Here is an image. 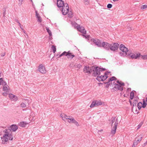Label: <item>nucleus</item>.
I'll list each match as a JSON object with an SVG mask.
<instances>
[{
    "mask_svg": "<svg viewBox=\"0 0 147 147\" xmlns=\"http://www.w3.org/2000/svg\"><path fill=\"white\" fill-rule=\"evenodd\" d=\"M10 129H8L4 130L5 133L3 137L1 138L2 143L5 144L8 140H12L13 139L12 135H11V130L13 131H15L18 129V126L16 125H12L10 127Z\"/></svg>",
    "mask_w": 147,
    "mask_h": 147,
    "instance_id": "nucleus-1",
    "label": "nucleus"
},
{
    "mask_svg": "<svg viewBox=\"0 0 147 147\" xmlns=\"http://www.w3.org/2000/svg\"><path fill=\"white\" fill-rule=\"evenodd\" d=\"M106 70L105 68H101L97 66L96 67H94L93 68L92 71L93 73L92 74V76L95 77H98L101 74L100 72L103 71H105Z\"/></svg>",
    "mask_w": 147,
    "mask_h": 147,
    "instance_id": "nucleus-2",
    "label": "nucleus"
},
{
    "mask_svg": "<svg viewBox=\"0 0 147 147\" xmlns=\"http://www.w3.org/2000/svg\"><path fill=\"white\" fill-rule=\"evenodd\" d=\"M115 117H113L111 118V125L112 126L113 123L114 122V126L113 127L112 129L111 130V132L112 134H114L116 131V130L117 128V126L118 124V118H117L116 119Z\"/></svg>",
    "mask_w": 147,
    "mask_h": 147,
    "instance_id": "nucleus-3",
    "label": "nucleus"
},
{
    "mask_svg": "<svg viewBox=\"0 0 147 147\" xmlns=\"http://www.w3.org/2000/svg\"><path fill=\"white\" fill-rule=\"evenodd\" d=\"M60 116L62 118V119L64 121L68 120V122L69 123H73V122L72 121V119H74L71 116H67L64 113H61L60 114Z\"/></svg>",
    "mask_w": 147,
    "mask_h": 147,
    "instance_id": "nucleus-4",
    "label": "nucleus"
},
{
    "mask_svg": "<svg viewBox=\"0 0 147 147\" xmlns=\"http://www.w3.org/2000/svg\"><path fill=\"white\" fill-rule=\"evenodd\" d=\"M61 11L63 15H65L68 13L69 11V7L67 3H65V5L62 8Z\"/></svg>",
    "mask_w": 147,
    "mask_h": 147,
    "instance_id": "nucleus-5",
    "label": "nucleus"
},
{
    "mask_svg": "<svg viewBox=\"0 0 147 147\" xmlns=\"http://www.w3.org/2000/svg\"><path fill=\"white\" fill-rule=\"evenodd\" d=\"M102 103L100 100H95L92 101V103L90 106V108H92L94 107H97L102 105Z\"/></svg>",
    "mask_w": 147,
    "mask_h": 147,
    "instance_id": "nucleus-6",
    "label": "nucleus"
},
{
    "mask_svg": "<svg viewBox=\"0 0 147 147\" xmlns=\"http://www.w3.org/2000/svg\"><path fill=\"white\" fill-rule=\"evenodd\" d=\"M94 66H92L90 67L89 66H85L83 69V72L84 73H88L90 74L92 71V70Z\"/></svg>",
    "mask_w": 147,
    "mask_h": 147,
    "instance_id": "nucleus-7",
    "label": "nucleus"
},
{
    "mask_svg": "<svg viewBox=\"0 0 147 147\" xmlns=\"http://www.w3.org/2000/svg\"><path fill=\"white\" fill-rule=\"evenodd\" d=\"M119 45L117 43H113L111 44L110 49L112 51H115L117 50L119 47Z\"/></svg>",
    "mask_w": 147,
    "mask_h": 147,
    "instance_id": "nucleus-8",
    "label": "nucleus"
},
{
    "mask_svg": "<svg viewBox=\"0 0 147 147\" xmlns=\"http://www.w3.org/2000/svg\"><path fill=\"white\" fill-rule=\"evenodd\" d=\"M91 40L97 47H101V45H102V43L101 41L100 40H99L98 39H95L93 38L91 39Z\"/></svg>",
    "mask_w": 147,
    "mask_h": 147,
    "instance_id": "nucleus-9",
    "label": "nucleus"
},
{
    "mask_svg": "<svg viewBox=\"0 0 147 147\" xmlns=\"http://www.w3.org/2000/svg\"><path fill=\"white\" fill-rule=\"evenodd\" d=\"M115 86L112 89L114 90L115 91L120 90L122 91L123 90V88L122 86H121L120 85L118 84H117L115 83Z\"/></svg>",
    "mask_w": 147,
    "mask_h": 147,
    "instance_id": "nucleus-10",
    "label": "nucleus"
},
{
    "mask_svg": "<svg viewBox=\"0 0 147 147\" xmlns=\"http://www.w3.org/2000/svg\"><path fill=\"white\" fill-rule=\"evenodd\" d=\"M111 44L107 42H103L102 43L101 47H103L105 49L109 50L110 49Z\"/></svg>",
    "mask_w": 147,
    "mask_h": 147,
    "instance_id": "nucleus-11",
    "label": "nucleus"
},
{
    "mask_svg": "<svg viewBox=\"0 0 147 147\" xmlns=\"http://www.w3.org/2000/svg\"><path fill=\"white\" fill-rule=\"evenodd\" d=\"M38 71L42 74H45L46 72L45 67L42 64H40L38 66Z\"/></svg>",
    "mask_w": 147,
    "mask_h": 147,
    "instance_id": "nucleus-12",
    "label": "nucleus"
},
{
    "mask_svg": "<svg viewBox=\"0 0 147 147\" xmlns=\"http://www.w3.org/2000/svg\"><path fill=\"white\" fill-rule=\"evenodd\" d=\"M108 78V76H106L104 75L103 76L101 75L97 77L96 78V79L98 81V82H100L101 81H104L107 79Z\"/></svg>",
    "mask_w": 147,
    "mask_h": 147,
    "instance_id": "nucleus-13",
    "label": "nucleus"
},
{
    "mask_svg": "<svg viewBox=\"0 0 147 147\" xmlns=\"http://www.w3.org/2000/svg\"><path fill=\"white\" fill-rule=\"evenodd\" d=\"M77 30L81 33L84 34H86V31L83 27H81L80 25H79L77 26Z\"/></svg>",
    "mask_w": 147,
    "mask_h": 147,
    "instance_id": "nucleus-14",
    "label": "nucleus"
},
{
    "mask_svg": "<svg viewBox=\"0 0 147 147\" xmlns=\"http://www.w3.org/2000/svg\"><path fill=\"white\" fill-rule=\"evenodd\" d=\"M65 3L62 0H57V5L58 7H63L65 5Z\"/></svg>",
    "mask_w": 147,
    "mask_h": 147,
    "instance_id": "nucleus-15",
    "label": "nucleus"
},
{
    "mask_svg": "<svg viewBox=\"0 0 147 147\" xmlns=\"http://www.w3.org/2000/svg\"><path fill=\"white\" fill-rule=\"evenodd\" d=\"M73 53H71L70 51L67 52V54L65 55V56H67V58L72 59L75 56L73 54Z\"/></svg>",
    "mask_w": 147,
    "mask_h": 147,
    "instance_id": "nucleus-16",
    "label": "nucleus"
},
{
    "mask_svg": "<svg viewBox=\"0 0 147 147\" xmlns=\"http://www.w3.org/2000/svg\"><path fill=\"white\" fill-rule=\"evenodd\" d=\"M141 56V54L140 53H137L136 54L132 53L130 55V57L132 59H137Z\"/></svg>",
    "mask_w": 147,
    "mask_h": 147,
    "instance_id": "nucleus-17",
    "label": "nucleus"
},
{
    "mask_svg": "<svg viewBox=\"0 0 147 147\" xmlns=\"http://www.w3.org/2000/svg\"><path fill=\"white\" fill-rule=\"evenodd\" d=\"M9 96L10 99L12 100L16 101L18 99V97L16 95H14L12 94H9Z\"/></svg>",
    "mask_w": 147,
    "mask_h": 147,
    "instance_id": "nucleus-18",
    "label": "nucleus"
},
{
    "mask_svg": "<svg viewBox=\"0 0 147 147\" xmlns=\"http://www.w3.org/2000/svg\"><path fill=\"white\" fill-rule=\"evenodd\" d=\"M119 49L122 52L127 51V48L123 44H121L119 46Z\"/></svg>",
    "mask_w": 147,
    "mask_h": 147,
    "instance_id": "nucleus-19",
    "label": "nucleus"
},
{
    "mask_svg": "<svg viewBox=\"0 0 147 147\" xmlns=\"http://www.w3.org/2000/svg\"><path fill=\"white\" fill-rule=\"evenodd\" d=\"M28 123L24 121H22L20 122L19 123V125L21 127H25L26 125Z\"/></svg>",
    "mask_w": 147,
    "mask_h": 147,
    "instance_id": "nucleus-20",
    "label": "nucleus"
},
{
    "mask_svg": "<svg viewBox=\"0 0 147 147\" xmlns=\"http://www.w3.org/2000/svg\"><path fill=\"white\" fill-rule=\"evenodd\" d=\"M74 66L75 67V68L76 69H77V70H78L79 69H80L81 67H82V65L80 64H75Z\"/></svg>",
    "mask_w": 147,
    "mask_h": 147,
    "instance_id": "nucleus-21",
    "label": "nucleus"
},
{
    "mask_svg": "<svg viewBox=\"0 0 147 147\" xmlns=\"http://www.w3.org/2000/svg\"><path fill=\"white\" fill-rule=\"evenodd\" d=\"M119 53L121 56L125 57L127 55V53H126L125 52H119Z\"/></svg>",
    "mask_w": 147,
    "mask_h": 147,
    "instance_id": "nucleus-22",
    "label": "nucleus"
},
{
    "mask_svg": "<svg viewBox=\"0 0 147 147\" xmlns=\"http://www.w3.org/2000/svg\"><path fill=\"white\" fill-rule=\"evenodd\" d=\"M137 139V138H136L134 142V143L132 145V147H135L138 144V142L136 140V139Z\"/></svg>",
    "mask_w": 147,
    "mask_h": 147,
    "instance_id": "nucleus-23",
    "label": "nucleus"
},
{
    "mask_svg": "<svg viewBox=\"0 0 147 147\" xmlns=\"http://www.w3.org/2000/svg\"><path fill=\"white\" fill-rule=\"evenodd\" d=\"M68 16L69 18H71L73 17V13L71 11H69L68 13Z\"/></svg>",
    "mask_w": 147,
    "mask_h": 147,
    "instance_id": "nucleus-24",
    "label": "nucleus"
},
{
    "mask_svg": "<svg viewBox=\"0 0 147 147\" xmlns=\"http://www.w3.org/2000/svg\"><path fill=\"white\" fill-rule=\"evenodd\" d=\"M138 103V101L137 99H134L133 101V107L132 108H133V107H134V106H136V104Z\"/></svg>",
    "mask_w": 147,
    "mask_h": 147,
    "instance_id": "nucleus-25",
    "label": "nucleus"
},
{
    "mask_svg": "<svg viewBox=\"0 0 147 147\" xmlns=\"http://www.w3.org/2000/svg\"><path fill=\"white\" fill-rule=\"evenodd\" d=\"M137 106L139 110L142 107V103L141 102H140L138 103Z\"/></svg>",
    "mask_w": 147,
    "mask_h": 147,
    "instance_id": "nucleus-26",
    "label": "nucleus"
},
{
    "mask_svg": "<svg viewBox=\"0 0 147 147\" xmlns=\"http://www.w3.org/2000/svg\"><path fill=\"white\" fill-rule=\"evenodd\" d=\"M9 87V86L7 85L3 86V91L6 92H8V88Z\"/></svg>",
    "mask_w": 147,
    "mask_h": 147,
    "instance_id": "nucleus-27",
    "label": "nucleus"
},
{
    "mask_svg": "<svg viewBox=\"0 0 147 147\" xmlns=\"http://www.w3.org/2000/svg\"><path fill=\"white\" fill-rule=\"evenodd\" d=\"M127 51H125L126 53H127L126 56H130V55L132 54L131 51L130 50H128L127 48Z\"/></svg>",
    "mask_w": 147,
    "mask_h": 147,
    "instance_id": "nucleus-28",
    "label": "nucleus"
},
{
    "mask_svg": "<svg viewBox=\"0 0 147 147\" xmlns=\"http://www.w3.org/2000/svg\"><path fill=\"white\" fill-rule=\"evenodd\" d=\"M51 48L53 50V53H55L56 50V46L55 45H53L52 46Z\"/></svg>",
    "mask_w": 147,
    "mask_h": 147,
    "instance_id": "nucleus-29",
    "label": "nucleus"
},
{
    "mask_svg": "<svg viewBox=\"0 0 147 147\" xmlns=\"http://www.w3.org/2000/svg\"><path fill=\"white\" fill-rule=\"evenodd\" d=\"M47 32L49 33V36H51L52 35V33L51 31V30L49 29V28L48 27H46V28Z\"/></svg>",
    "mask_w": 147,
    "mask_h": 147,
    "instance_id": "nucleus-30",
    "label": "nucleus"
},
{
    "mask_svg": "<svg viewBox=\"0 0 147 147\" xmlns=\"http://www.w3.org/2000/svg\"><path fill=\"white\" fill-rule=\"evenodd\" d=\"M147 105V103L145 102V100H143V103L142 104V107L145 108L146 107V105Z\"/></svg>",
    "mask_w": 147,
    "mask_h": 147,
    "instance_id": "nucleus-31",
    "label": "nucleus"
},
{
    "mask_svg": "<svg viewBox=\"0 0 147 147\" xmlns=\"http://www.w3.org/2000/svg\"><path fill=\"white\" fill-rule=\"evenodd\" d=\"M138 138H137V139H136V140L138 142H140L142 140V136L141 135H140L138 136Z\"/></svg>",
    "mask_w": 147,
    "mask_h": 147,
    "instance_id": "nucleus-32",
    "label": "nucleus"
},
{
    "mask_svg": "<svg viewBox=\"0 0 147 147\" xmlns=\"http://www.w3.org/2000/svg\"><path fill=\"white\" fill-rule=\"evenodd\" d=\"M72 121L73 122V123H74L77 126H79V124L78 123L75 119H72Z\"/></svg>",
    "mask_w": 147,
    "mask_h": 147,
    "instance_id": "nucleus-33",
    "label": "nucleus"
},
{
    "mask_svg": "<svg viewBox=\"0 0 147 147\" xmlns=\"http://www.w3.org/2000/svg\"><path fill=\"white\" fill-rule=\"evenodd\" d=\"M142 56V58L143 59H147V55H141Z\"/></svg>",
    "mask_w": 147,
    "mask_h": 147,
    "instance_id": "nucleus-34",
    "label": "nucleus"
},
{
    "mask_svg": "<svg viewBox=\"0 0 147 147\" xmlns=\"http://www.w3.org/2000/svg\"><path fill=\"white\" fill-rule=\"evenodd\" d=\"M143 123V122H141L137 126V129H139V128H140V127L142 126V124Z\"/></svg>",
    "mask_w": 147,
    "mask_h": 147,
    "instance_id": "nucleus-35",
    "label": "nucleus"
},
{
    "mask_svg": "<svg viewBox=\"0 0 147 147\" xmlns=\"http://www.w3.org/2000/svg\"><path fill=\"white\" fill-rule=\"evenodd\" d=\"M147 8V5H144L141 6V9H143Z\"/></svg>",
    "mask_w": 147,
    "mask_h": 147,
    "instance_id": "nucleus-36",
    "label": "nucleus"
},
{
    "mask_svg": "<svg viewBox=\"0 0 147 147\" xmlns=\"http://www.w3.org/2000/svg\"><path fill=\"white\" fill-rule=\"evenodd\" d=\"M38 20V22L40 23H41L42 22V20L40 16H38L37 18Z\"/></svg>",
    "mask_w": 147,
    "mask_h": 147,
    "instance_id": "nucleus-37",
    "label": "nucleus"
},
{
    "mask_svg": "<svg viewBox=\"0 0 147 147\" xmlns=\"http://www.w3.org/2000/svg\"><path fill=\"white\" fill-rule=\"evenodd\" d=\"M111 80V81L113 80H117V79L114 76L112 77L111 78H110Z\"/></svg>",
    "mask_w": 147,
    "mask_h": 147,
    "instance_id": "nucleus-38",
    "label": "nucleus"
},
{
    "mask_svg": "<svg viewBox=\"0 0 147 147\" xmlns=\"http://www.w3.org/2000/svg\"><path fill=\"white\" fill-rule=\"evenodd\" d=\"M21 107L22 108H25L26 107V105L24 103H22L20 105Z\"/></svg>",
    "mask_w": 147,
    "mask_h": 147,
    "instance_id": "nucleus-39",
    "label": "nucleus"
},
{
    "mask_svg": "<svg viewBox=\"0 0 147 147\" xmlns=\"http://www.w3.org/2000/svg\"><path fill=\"white\" fill-rule=\"evenodd\" d=\"M82 35L84 36L85 38H87L88 39H89L90 36V35H85L84 34H82Z\"/></svg>",
    "mask_w": 147,
    "mask_h": 147,
    "instance_id": "nucleus-40",
    "label": "nucleus"
},
{
    "mask_svg": "<svg viewBox=\"0 0 147 147\" xmlns=\"http://www.w3.org/2000/svg\"><path fill=\"white\" fill-rule=\"evenodd\" d=\"M112 7V5L110 3L108 4L107 5V7L108 8H111Z\"/></svg>",
    "mask_w": 147,
    "mask_h": 147,
    "instance_id": "nucleus-41",
    "label": "nucleus"
},
{
    "mask_svg": "<svg viewBox=\"0 0 147 147\" xmlns=\"http://www.w3.org/2000/svg\"><path fill=\"white\" fill-rule=\"evenodd\" d=\"M88 0H84V3H85V4L86 5H88L89 3V1H88Z\"/></svg>",
    "mask_w": 147,
    "mask_h": 147,
    "instance_id": "nucleus-42",
    "label": "nucleus"
},
{
    "mask_svg": "<svg viewBox=\"0 0 147 147\" xmlns=\"http://www.w3.org/2000/svg\"><path fill=\"white\" fill-rule=\"evenodd\" d=\"M4 12L3 13V16L4 17L6 13V9L5 8H3V10Z\"/></svg>",
    "mask_w": 147,
    "mask_h": 147,
    "instance_id": "nucleus-43",
    "label": "nucleus"
},
{
    "mask_svg": "<svg viewBox=\"0 0 147 147\" xmlns=\"http://www.w3.org/2000/svg\"><path fill=\"white\" fill-rule=\"evenodd\" d=\"M18 1L19 2L18 3V5L19 6H20L22 4L23 0H18Z\"/></svg>",
    "mask_w": 147,
    "mask_h": 147,
    "instance_id": "nucleus-44",
    "label": "nucleus"
},
{
    "mask_svg": "<svg viewBox=\"0 0 147 147\" xmlns=\"http://www.w3.org/2000/svg\"><path fill=\"white\" fill-rule=\"evenodd\" d=\"M35 13H36V16L37 18L38 17V16H40L39 15V13H38V11H35Z\"/></svg>",
    "mask_w": 147,
    "mask_h": 147,
    "instance_id": "nucleus-45",
    "label": "nucleus"
},
{
    "mask_svg": "<svg viewBox=\"0 0 147 147\" xmlns=\"http://www.w3.org/2000/svg\"><path fill=\"white\" fill-rule=\"evenodd\" d=\"M5 53H6L5 52L2 53L1 54V56L2 57L4 56L5 55Z\"/></svg>",
    "mask_w": 147,
    "mask_h": 147,
    "instance_id": "nucleus-46",
    "label": "nucleus"
},
{
    "mask_svg": "<svg viewBox=\"0 0 147 147\" xmlns=\"http://www.w3.org/2000/svg\"><path fill=\"white\" fill-rule=\"evenodd\" d=\"M130 96H134V93L133 91L130 92Z\"/></svg>",
    "mask_w": 147,
    "mask_h": 147,
    "instance_id": "nucleus-47",
    "label": "nucleus"
},
{
    "mask_svg": "<svg viewBox=\"0 0 147 147\" xmlns=\"http://www.w3.org/2000/svg\"><path fill=\"white\" fill-rule=\"evenodd\" d=\"M67 52H66L65 51H64L62 53H61V55L63 56L67 54Z\"/></svg>",
    "mask_w": 147,
    "mask_h": 147,
    "instance_id": "nucleus-48",
    "label": "nucleus"
},
{
    "mask_svg": "<svg viewBox=\"0 0 147 147\" xmlns=\"http://www.w3.org/2000/svg\"><path fill=\"white\" fill-rule=\"evenodd\" d=\"M2 84L3 86L7 85L6 82L4 81H3V82L2 83Z\"/></svg>",
    "mask_w": 147,
    "mask_h": 147,
    "instance_id": "nucleus-49",
    "label": "nucleus"
},
{
    "mask_svg": "<svg viewBox=\"0 0 147 147\" xmlns=\"http://www.w3.org/2000/svg\"><path fill=\"white\" fill-rule=\"evenodd\" d=\"M111 83H107L105 87L107 88H108L109 87V86L111 85Z\"/></svg>",
    "mask_w": 147,
    "mask_h": 147,
    "instance_id": "nucleus-50",
    "label": "nucleus"
},
{
    "mask_svg": "<svg viewBox=\"0 0 147 147\" xmlns=\"http://www.w3.org/2000/svg\"><path fill=\"white\" fill-rule=\"evenodd\" d=\"M3 81H4L3 80V79L2 78H0V85L2 84V83Z\"/></svg>",
    "mask_w": 147,
    "mask_h": 147,
    "instance_id": "nucleus-51",
    "label": "nucleus"
},
{
    "mask_svg": "<svg viewBox=\"0 0 147 147\" xmlns=\"http://www.w3.org/2000/svg\"><path fill=\"white\" fill-rule=\"evenodd\" d=\"M120 85L121 86H125V84L123 82H121Z\"/></svg>",
    "mask_w": 147,
    "mask_h": 147,
    "instance_id": "nucleus-52",
    "label": "nucleus"
},
{
    "mask_svg": "<svg viewBox=\"0 0 147 147\" xmlns=\"http://www.w3.org/2000/svg\"><path fill=\"white\" fill-rule=\"evenodd\" d=\"M7 92H5L3 93V95L4 96H6L7 95Z\"/></svg>",
    "mask_w": 147,
    "mask_h": 147,
    "instance_id": "nucleus-53",
    "label": "nucleus"
},
{
    "mask_svg": "<svg viewBox=\"0 0 147 147\" xmlns=\"http://www.w3.org/2000/svg\"><path fill=\"white\" fill-rule=\"evenodd\" d=\"M147 144V141H146V142L144 143V144L143 145V147H144Z\"/></svg>",
    "mask_w": 147,
    "mask_h": 147,
    "instance_id": "nucleus-54",
    "label": "nucleus"
},
{
    "mask_svg": "<svg viewBox=\"0 0 147 147\" xmlns=\"http://www.w3.org/2000/svg\"><path fill=\"white\" fill-rule=\"evenodd\" d=\"M108 75V74L107 73V72H106L104 74V75H105L106 76H107Z\"/></svg>",
    "mask_w": 147,
    "mask_h": 147,
    "instance_id": "nucleus-55",
    "label": "nucleus"
},
{
    "mask_svg": "<svg viewBox=\"0 0 147 147\" xmlns=\"http://www.w3.org/2000/svg\"><path fill=\"white\" fill-rule=\"evenodd\" d=\"M110 82H112V81H111V80L109 78V79H108V82H107V83H110Z\"/></svg>",
    "mask_w": 147,
    "mask_h": 147,
    "instance_id": "nucleus-56",
    "label": "nucleus"
},
{
    "mask_svg": "<svg viewBox=\"0 0 147 147\" xmlns=\"http://www.w3.org/2000/svg\"><path fill=\"white\" fill-rule=\"evenodd\" d=\"M117 84H119L120 85V83H121V82H120L119 80H117Z\"/></svg>",
    "mask_w": 147,
    "mask_h": 147,
    "instance_id": "nucleus-57",
    "label": "nucleus"
},
{
    "mask_svg": "<svg viewBox=\"0 0 147 147\" xmlns=\"http://www.w3.org/2000/svg\"><path fill=\"white\" fill-rule=\"evenodd\" d=\"M15 21L17 23H18L19 22V20H18L16 19L15 20Z\"/></svg>",
    "mask_w": 147,
    "mask_h": 147,
    "instance_id": "nucleus-58",
    "label": "nucleus"
},
{
    "mask_svg": "<svg viewBox=\"0 0 147 147\" xmlns=\"http://www.w3.org/2000/svg\"><path fill=\"white\" fill-rule=\"evenodd\" d=\"M103 83H98V84L99 86H100V85H102Z\"/></svg>",
    "mask_w": 147,
    "mask_h": 147,
    "instance_id": "nucleus-59",
    "label": "nucleus"
},
{
    "mask_svg": "<svg viewBox=\"0 0 147 147\" xmlns=\"http://www.w3.org/2000/svg\"><path fill=\"white\" fill-rule=\"evenodd\" d=\"M134 96H130V99L131 100L133 99L134 98Z\"/></svg>",
    "mask_w": 147,
    "mask_h": 147,
    "instance_id": "nucleus-60",
    "label": "nucleus"
},
{
    "mask_svg": "<svg viewBox=\"0 0 147 147\" xmlns=\"http://www.w3.org/2000/svg\"><path fill=\"white\" fill-rule=\"evenodd\" d=\"M20 28H21V29L22 30H24V29L22 27V25H21V26H20Z\"/></svg>",
    "mask_w": 147,
    "mask_h": 147,
    "instance_id": "nucleus-61",
    "label": "nucleus"
},
{
    "mask_svg": "<svg viewBox=\"0 0 147 147\" xmlns=\"http://www.w3.org/2000/svg\"><path fill=\"white\" fill-rule=\"evenodd\" d=\"M114 2H116L119 1V0H112Z\"/></svg>",
    "mask_w": 147,
    "mask_h": 147,
    "instance_id": "nucleus-62",
    "label": "nucleus"
},
{
    "mask_svg": "<svg viewBox=\"0 0 147 147\" xmlns=\"http://www.w3.org/2000/svg\"><path fill=\"white\" fill-rule=\"evenodd\" d=\"M18 25L19 26H21V24L20 23V22H19V23H18Z\"/></svg>",
    "mask_w": 147,
    "mask_h": 147,
    "instance_id": "nucleus-63",
    "label": "nucleus"
},
{
    "mask_svg": "<svg viewBox=\"0 0 147 147\" xmlns=\"http://www.w3.org/2000/svg\"><path fill=\"white\" fill-rule=\"evenodd\" d=\"M103 83L104 84H107V82H103Z\"/></svg>",
    "mask_w": 147,
    "mask_h": 147,
    "instance_id": "nucleus-64",
    "label": "nucleus"
}]
</instances>
